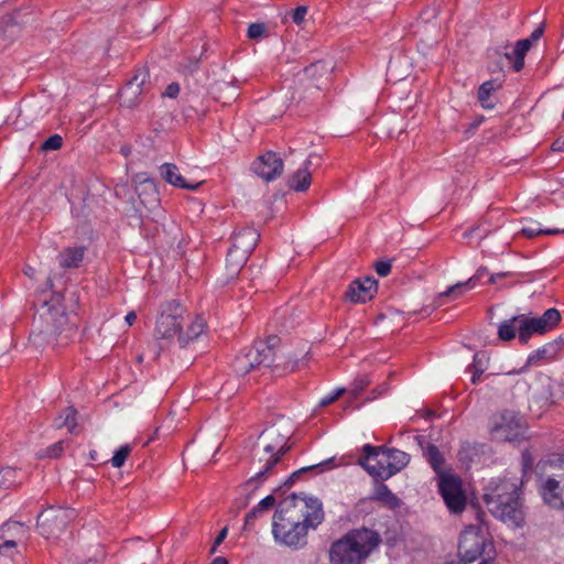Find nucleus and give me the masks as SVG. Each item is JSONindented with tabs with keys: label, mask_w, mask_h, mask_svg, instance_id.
Masks as SVG:
<instances>
[{
	"label": "nucleus",
	"mask_w": 564,
	"mask_h": 564,
	"mask_svg": "<svg viewBox=\"0 0 564 564\" xmlns=\"http://www.w3.org/2000/svg\"><path fill=\"white\" fill-rule=\"evenodd\" d=\"M324 519L322 502L292 494L278 505L272 522V534L276 542L300 547L306 543L307 530L316 528Z\"/></svg>",
	"instance_id": "1"
},
{
	"label": "nucleus",
	"mask_w": 564,
	"mask_h": 564,
	"mask_svg": "<svg viewBox=\"0 0 564 564\" xmlns=\"http://www.w3.org/2000/svg\"><path fill=\"white\" fill-rule=\"evenodd\" d=\"M42 296L39 321L30 339L36 347L45 345L53 348L67 347L79 337L78 316L73 312H66L62 293L51 292L46 294L43 292Z\"/></svg>",
	"instance_id": "2"
},
{
	"label": "nucleus",
	"mask_w": 564,
	"mask_h": 564,
	"mask_svg": "<svg viewBox=\"0 0 564 564\" xmlns=\"http://www.w3.org/2000/svg\"><path fill=\"white\" fill-rule=\"evenodd\" d=\"M289 437V432H282L278 426L265 429L260 434L253 447L251 460L256 475L246 482V486L254 481L262 482L274 473L282 456L291 449L288 445Z\"/></svg>",
	"instance_id": "3"
},
{
	"label": "nucleus",
	"mask_w": 564,
	"mask_h": 564,
	"mask_svg": "<svg viewBox=\"0 0 564 564\" xmlns=\"http://www.w3.org/2000/svg\"><path fill=\"white\" fill-rule=\"evenodd\" d=\"M381 543L377 531L368 528L354 529L334 541L329 547L330 564H364Z\"/></svg>",
	"instance_id": "4"
},
{
	"label": "nucleus",
	"mask_w": 564,
	"mask_h": 564,
	"mask_svg": "<svg viewBox=\"0 0 564 564\" xmlns=\"http://www.w3.org/2000/svg\"><path fill=\"white\" fill-rule=\"evenodd\" d=\"M362 452L365 456L359 458L358 463L371 476L382 480L402 470L410 462V456L405 452L384 446L366 444Z\"/></svg>",
	"instance_id": "5"
},
{
	"label": "nucleus",
	"mask_w": 564,
	"mask_h": 564,
	"mask_svg": "<svg viewBox=\"0 0 564 564\" xmlns=\"http://www.w3.org/2000/svg\"><path fill=\"white\" fill-rule=\"evenodd\" d=\"M186 311L177 302L171 301L163 305L156 319L155 336L158 339H170L180 336Z\"/></svg>",
	"instance_id": "6"
},
{
	"label": "nucleus",
	"mask_w": 564,
	"mask_h": 564,
	"mask_svg": "<svg viewBox=\"0 0 564 564\" xmlns=\"http://www.w3.org/2000/svg\"><path fill=\"white\" fill-rule=\"evenodd\" d=\"M560 322L561 314L556 308L546 310L540 317L519 315V340L527 344L533 334H545Z\"/></svg>",
	"instance_id": "7"
},
{
	"label": "nucleus",
	"mask_w": 564,
	"mask_h": 564,
	"mask_svg": "<svg viewBox=\"0 0 564 564\" xmlns=\"http://www.w3.org/2000/svg\"><path fill=\"white\" fill-rule=\"evenodd\" d=\"M437 484L440 494L448 510L453 513L463 512L467 498L463 490L460 478L452 473L441 474V477L437 478Z\"/></svg>",
	"instance_id": "8"
},
{
	"label": "nucleus",
	"mask_w": 564,
	"mask_h": 564,
	"mask_svg": "<svg viewBox=\"0 0 564 564\" xmlns=\"http://www.w3.org/2000/svg\"><path fill=\"white\" fill-rule=\"evenodd\" d=\"M73 514L72 510L50 507L37 516V529L46 539L57 538L66 529Z\"/></svg>",
	"instance_id": "9"
},
{
	"label": "nucleus",
	"mask_w": 564,
	"mask_h": 564,
	"mask_svg": "<svg viewBox=\"0 0 564 564\" xmlns=\"http://www.w3.org/2000/svg\"><path fill=\"white\" fill-rule=\"evenodd\" d=\"M491 436L499 442H519L524 438L525 426L512 412H503L495 417Z\"/></svg>",
	"instance_id": "10"
},
{
	"label": "nucleus",
	"mask_w": 564,
	"mask_h": 564,
	"mask_svg": "<svg viewBox=\"0 0 564 564\" xmlns=\"http://www.w3.org/2000/svg\"><path fill=\"white\" fill-rule=\"evenodd\" d=\"M333 65L325 61H317L306 66L299 78V90H306L315 88L321 90L329 80L333 73ZM305 97L299 91L297 100H302Z\"/></svg>",
	"instance_id": "11"
},
{
	"label": "nucleus",
	"mask_w": 564,
	"mask_h": 564,
	"mask_svg": "<svg viewBox=\"0 0 564 564\" xmlns=\"http://www.w3.org/2000/svg\"><path fill=\"white\" fill-rule=\"evenodd\" d=\"M517 491H520L517 480L499 479L497 481H491L484 494V501L489 512L494 517L507 516L508 513H505L501 509L500 498L502 496L514 495Z\"/></svg>",
	"instance_id": "12"
},
{
	"label": "nucleus",
	"mask_w": 564,
	"mask_h": 564,
	"mask_svg": "<svg viewBox=\"0 0 564 564\" xmlns=\"http://www.w3.org/2000/svg\"><path fill=\"white\" fill-rule=\"evenodd\" d=\"M486 539L478 529L470 525L460 535L458 543L459 563L467 564L480 557L485 551Z\"/></svg>",
	"instance_id": "13"
},
{
	"label": "nucleus",
	"mask_w": 564,
	"mask_h": 564,
	"mask_svg": "<svg viewBox=\"0 0 564 564\" xmlns=\"http://www.w3.org/2000/svg\"><path fill=\"white\" fill-rule=\"evenodd\" d=\"M150 74L148 69H138L134 76L127 83V85L119 91L120 104L127 108H134L141 101L145 86L149 82Z\"/></svg>",
	"instance_id": "14"
},
{
	"label": "nucleus",
	"mask_w": 564,
	"mask_h": 564,
	"mask_svg": "<svg viewBox=\"0 0 564 564\" xmlns=\"http://www.w3.org/2000/svg\"><path fill=\"white\" fill-rule=\"evenodd\" d=\"M254 173L267 182L280 176L283 172V161L274 152H267L253 163Z\"/></svg>",
	"instance_id": "15"
},
{
	"label": "nucleus",
	"mask_w": 564,
	"mask_h": 564,
	"mask_svg": "<svg viewBox=\"0 0 564 564\" xmlns=\"http://www.w3.org/2000/svg\"><path fill=\"white\" fill-rule=\"evenodd\" d=\"M378 282L373 278L355 280L350 283L345 296L352 303H365L377 293Z\"/></svg>",
	"instance_id": "16"
},
{
	"label": "nucleus",
	"mask_w": 564,
	"mask_h": 564,
	"mask_svg": "<svg viewBox=\"0 0 564 564\" xmlns=\"http://www.w3.org/2000/svg\"><path fill=\"white\" fill-rule=\"evenodd\" d=\"M500 500L502 511L508 514L497 518L511 525L520 527L524 520L522 505L520 501V491H517L514 495L502 496Z\"/></svg>",
	"instance_id": "17"
},
{
	"label": "nucleus",
	"mask_w": 564,
	"mask_h": 564,
	"mask_svg": "<svg viewBox=\"0 0 564 564\" xmlns=\"http://www.w3.org/2000/svg\"><path fill=\"white\" fill-rule=\"evenodd\" d=\"M259 239L260 235L254 228H243L239 232L235 234L230 249H236L249 257L256 248Z\"/></svg>",
	"instance_id": "18"
},
{
	"label": "nucleus",
	"mask_w": 564,
	"mask_h": 564,
	"mask_svg": "<svg viewBox=\"0 0 564 564\" xmlns=\"http://www.w3.org/2000/svg\"><path fill=\"white\" fill-rule=\"evenodd\" d=\"M562 485L563 481L561 478H547L541 487V495L544 502L554 509H561L564 505L561 495Z\"/></svg>",
	"instance_id": "19"
},
{
	"label": "nucleus",
	"mask_w": 564,
	"mask_h": 564,
	"mask_svg": "<svg viewBox=\"0 0 564 564\" xmlns=\"http://www.w3.org/2000/svg\"><path fill=\"white\" fill-rule=\"evenodd\" d=\"M160 175L166 183L184 189L195 191L202 184V182L196 184L187 183L180 174L178 167L173 163L162 164L160 166Z\"/></svg>",
	"instance_id": "20"
},
{
	"label": "nucleus",
	"mask_w": 564,
	"mask_h": 564,
	"mask_svg": "<svg viewBox=\"0 0 564 564\" xmlns=\"http://www.w3.org/2000/svg\"><path fill=\"white\" fill-rule=\"evenodd\" d=\"M419 443L423 449V455L425 459L430 463L431 467L437 474V478L441 477V474H448L449 471H445L442 468L445 463V459L443 454L437 448V446L431 443H427L426 446H424L422 437H419Z\"/></svg>",
	"instance_id": "21"
},
{
	"label": "nucleus",
	"mask_w": 564,
	"mask_h": 564,
	"mask_svg": "<svg viewBox=\"0 0 564 564\" xmlns=\"http://www.w3.org/2000/svg\"><path fill=\"white\" fill-rule=\"evenodd\" d=\"M85 247H67L58 254V262L62 268H78L84 260Z\"/></svg>",
	"instance_id": "22"
},
{
	"label": "nucleus",
	"mask_w": 564,
	"mask_h": 564,
	"mask_svg": "<svg viewBox=\"0 0 564 564\" xmlns=\"http://www.w3.org/2000/svg\"><path fill=\"white\" fill-rule=\"evenodd\" d=\"M531 48V40L523 39L519 40L513 48L512 53H503V56L512 63V67L516 72H520L524 66V57L527 52Z\"/></svg>",
	"instance_id": "23"
},
{
	"label": "nucleus",
	"mask_w": 564,
	"mask_h": 564,
	"mask_svg": "<svg viewBox=\"0 0 564 564\" xmlns=\"http://www.w3.org/2000/svg\"><path fill=\"white\" fill-rule=\"evenodd\" d=\"M531 48V40L523 39L519 40L513 48L512 53H503V56L512 63V67L516 72H520L524 66V57L527 52Z\"/></svg>",
	"instance_id": "24"
},
{
	"label": "nucleus",
	"mask_w": 564,
	"mask_h": 564,
	"mask_svg": "<svg viewBox=\"0 0 564 564\" xmlns=\"http://www.w3.org/2000/svg\"><path fill=\"white\" fill-rule=\"evenodd\" d=\"M249 257L245 253L239 252L236 249H229L226 257V271L227 279L231 280L238 275L239 271L243 268Z\"/></svg>",
	"instance_id": "25"
},
{
	"label": "nucleus",
	"mask_w": 564,
	"mask_h": 564,
	"mask_svg": "<svg viewBox=\"0 0 564 564\" xmlns=\"http://www.w3.org/2000/svg\"><path fill=\"white\" fill-rule=\"evenodd\" d=\"M555 355H556L555 345L552 343L546 344L543 347H541V348L534 350L532 354H530L528 356L524 367L520 371H516V372L520 373L522 371H525L531 366L538 365L544 360H553L555 358Z\"/></svg>",
	"instance_id": "26"
},
{
	"label": "nucleus",
	"mask_w": 564,
	"mask_h": 564,
	"mask_svg": "<svg viewBox=\"0 0 564 564\" xmlns=\"http://www.w3.org/2000/svg\"><path fill=\"white\" fill-rule=\"evenodd\" d=\"M206 322L203 317L196 316L194 321L187 326L185 333L180 334L178 343L182 347L186 346L191 340L197 338L205 330Z\"/></svg>",
	"instance_id": "27"
},
{
	"label": "nucleus",
	"mask_w": 564,
	"mask_h": 564,
	"mask_svg": "<svg viewBox=\"0 0 564 564\" xmlns=\"http://www.w3.org/2000/svg\"><path fill=\"white\" fill-rule=\"evenodd\" d=\"M312 175L307 167L300 169L290 176L289 187L296 192H305L310 187Z\"/></svg>",
	"instance_id": "28"
},
{
	"label": "nucleus",
	"mask_w": 564,
	"mask_h": 564,
	"mask_svg": "<svg viewBox=\"0 0 564 564\" xmlns=\"http://www.w3.org/2000/svg\"><path fill=\"white\" fill-rule=\"evenodd\" d=\"M487 273H488L487 268L480 267L477 270V272L475 273V275L469 278L466 282H459V283H457L455 285L449 286L445 292L440 294V297L451 296V295H453L454 297H458L462 294L460 290L463 288H466V286L474 288L475 281L481 279Z\"/></svg>",
	"instance_id": "29"
},
{
	"label": "nucleus",
	"mask_w": 564,
	"mask_h": 564,
	"mask_svg": "<svg viewBox=\"0 0 564 564\" xmlns=\"http://www.w3.org/2000/svg\"><path fill=\"white\" fill-rule=\"evenodd\" d=\"M20 484V473L17 468L11 466L0 468V489L9 490Z\"/></svg>",
	"instance_id": "30"
},
{
	"label": "nucleus",
	"mask_w": 564,
	"mask_h": 564,
	"mask_svg": "<svg viewBox=\"0 0 564 564\" xmlns=\"http://www.w3.org/2000/svg\"><path fill=\"white\" fill-rule=\"evenodd\" d=\"M373 499L391 509H395L400 506L399 498L383 484H380L376 488Z\"/></svg>",
	"instance_id": "31"
},
{
	"label": "nucleus",
	"mask_w": 564,
	"mask_h": 564,
	"mask_svg": "<svg viewBox=\"0 0 564 564\" xmlns=\"http://www.w3.org/2000/svg\"><path fill=\"white\" fill-rule=\"evenodd\" d=\"M519 333V315L503 321L498 329V336L501 340H511Z\"/></svg>",
	"instance_id": "32"
},
{
	"label": "nucleus",
	"mask_w": 564,
	"mask_h": 564,
	"mask_svg": "<svg viewBox=\"0 0 564 564\" xmlns=\"http://www.w3.org/2000/svg\"><path fill=\"white\" fill-rule=\"evenodd\" d=\"M252 350L260 358L262 366L269 367L274 361L275 352L273 347L268 343H258Z\"/></svg>",
	"instance_id": "33"
},
{
	"label": "nucleus",
	"mask_w": 564,
	"mask_h": 564,
	"mask_svg": "<svg viewBox=\"0 0 564 564\" xmlns=\"http://www.w3.org/2000/svg\"><path fill=\"white\" fill-rule=\"evenodd\" d=\"M77 411L73 406L66 408L59 415V419H63V422L58 424V427H66L69 433H74L77 426Z\"/></svg>",
	"instance_id": "34"
},
{
	"label": "nucleus",
	"mask_w": 564,
	"mask_h": 564,
	"mask_svg": "<svg viewBox=\"0 0 564 564\" xmlns=\"http://www.w3.org/2000/svg\"><path fill=\"white\" fill-rule=\"evenodd\" d=\"M498 85L494 80L485 82L478 89V100L480 101L484 108H491L492 104H490L489 96L490 93L496 90Z\"/></svg>",
	"instance_id": "35"
},
{
	"label": "nucleus",
	"mask_w": 564,
	"mask_h": 564,
	"mask_svg": "<svg viewBox=\"0 0 564 564\" xmlns=\"http://www.w3.org/2000/svg\"><path fill=\"white\" fill-rule=\"evenodd\" d=\"M370 384V380L368 377L362 376L356 378L349 389H346V392L349 394V400L356 399L360 395V393Z\"/></svg>",
	"instance_id": "36"
},
{
	"label": "nucleus",
	"mask_w": 564,
	"mask_h": 564,
	"mask_svg": "<svg viewBox=\"0 0 564 564\" xmlns=\"http://www.w3.org/2000/svg\"><path fill=\"white\" fill-rule=\"evenodd\" d=\"M484 358H485V354H482V352H477L474 356L473 364L469 367V370L473 372V377H471L473 383H476L477 380L480 378V376L485 371V367H484V362H482Z\"/></svg>",
	"instance_id": "37"
},
{
	"label": "nucleus",
	"mask_w": 564,
	"mask_h": 564,
	"mask_svg": "<svg viewBox=\"0 0 564 564\" xmlns=\"http://www.w3.org/2000/svg\"><path fill=\"white\" fill-rule=\"evenodd\" d=\"M268 35H269V32H268V28H267L265 23L257 22V23H251L248 26L247 36L250 40H260V39L267 37Z\"/></svg>",
	"instance_id": "38"
},
{
	"label": "nucleus",
	"mask_w": 564,
	"mask_h": 564,
	"mask_svg": "<svg viewBox=\"0 0 564 564\" xmlns=\"http://www.w3.org/2000/svg\"><path fill=\"white\" fill-rule=\"evenodd\" d=\"M334 462V458H329V459H326L322 463H318V464H314V465H311V466H306V467H302L300 468L299 470L294 471L290 477L289 479L285 481V485H289L291 486L295 479H297V477L303 474V473H306L308 470H313L315 468H319V467H326V468H332L333 466L332 463Z\"/></svg>",
	"instance_id": "39"
},
{
	"label": "nucleus",
	"mask_w": 564,
	"mask_h": 564,
	"mask_svg": "<svg viewBox=\"0 0 564 564\" xmlns=\"http://www.w3.org/2000/svg\"><path fill=\"white\" fill-rule=\"evenodd\" d=\"M560 232H564V228L563 229H542V228H536V227H523L521 229V234L529 239L534 238L539 235H557Z\"/></svg>",
	"instance_id": "40"
},
{
	"label": "nucleus",
	"mask_w": 564,
	"mask_h": 564,
	"mask_svg": "<svg viewBox=\"0 0 564 564\" xmlns=\"http://www.w3.org/2000/svg\"><path fill=\"white\" fill-rule=\"evenodd\" d=\"M225 90H229V98H232L236 94L235 87L227 82H217L213 85L212 93L215 97V99L220 100L223 98V93Z\"/></svg>",
	"instance_id": "41"
},
{
	"label": "nucleus",
	"mask_w": 564,
	"mask_h": 564,
	"mask_svg": "<svg viewBox=\"0 0 564 564\" xmlns=\"http://www.w3.org/2000/svg\"><path fill=\"white\" fill-rule=\"evenodd\" d=\"M232 367L235 372L239 376H245L248 372H250V370H252L251 364H249L245 354L239 355L235 358Z\"/></svg>",
	"instance_id": "42"
},
{
	"label": "nucleus",
	"mask_w": 564,
	"mask_h": 564,
	"mask_svg": "<svg viewBox=\"0 0 564 564\" xmlns=\"http://www.w3.org/2000/svg\"><path fill=\"white\" fill-rule=\"evenodd\" d=\"M131 453V446L130 445H123L118 451H116L115 455L111 458V464L116 468H120L123 466L126 459Z\"/></svg>",
	"instance_id": "43"
},
{
	"label": "nucleus",
	"mask_w": 564,
	"mask_h": 564,
	"mask_svg": "<svg viewBox=\"0 0 564 564\" xmlns=\"http://www.w3.org/2000/svg\"><path fill=\"white\" fill-rule=\"evenodd\" d=\"M63 145V138L59 134H53L41 145L42 151L58 150Z\"/></svg>",
	"instance_id": "44"
},
{
	"label": "nucleus",
	"mask_w": 564,
	"mask_h": 564,
	"mask_svg": "<svg viewBox=\"0 0 564 564\" xmlns=\"http://www.w3.org/2000/svg\"><path fill=\"white\" fill-rule=\"evenodd\" d=\"M135 191H137V193H138V195H139V197H140L141 202H142V204H144V205L147 204V202H145L144 199H142V194H143L144 192H151V194H152L153 196H155V195H156V193H155V186H154V183H153L152 181H150V180H145L144 182H141V183L135 187Z\"/></svg>",
	"instance_id": "45"
},
{
	"label": "nucleus",
	"mask_w": 564,
	"mask_h": 564,
	"mask_svg": "<svg viewBox=\"0 0 564 564\" xmlns=\"http://www.w3.org/2000/svg\"><path fill=\"white\" fill-rule=\"evenodd\" d=\"M263 512L256 506L252 510H250L245 518L243 529H250L253 524V520L261 517Z\"/></svg>",
	"instance_id": "46"
},
{
	"label": "nucleus",
	"mask_w": 564,
	"mask_h": 564,
	"mask_svg": "<svg viewBox=\"0 0 564 564\" xmlns=\"http://www.w3.org/2000/svg\"><path fill=\"white\" fill-rule=\"evenodd\" d=\"M346 392V389L345 388H338L334 391L333 394L328 395V397H325L321 400L319 402V405L321 406H326V405H329L332 403H334L339 397H341L344 393Z\"/></svg>",
	"instance_id": "47"
},
{
	"label": "nucleus",
	"mask_w": 564,
	"mask_h": 564,
	"mask_svg": "<svg viewBox=\"0 0 564 564\" xmlns=\"http://www.w3.org/2000/svg\"><path fill=\"white\" fill-rule=\"evenodd\" d=\"M307 13V7L300 6L292 12V20L295 24H301Z\"/></svg>",
	"instance_id": "48"
},
{
	"label": "nucleus",
	"mask_w": 564,
	"mask_h": 564,
	"mask_svg": "<svg viewBox=\"0 0 564 564\" xmlns=\"http://www.w3.org/2000/svg\"><path fill=\"white\" fill-rule=\"evenodd\" d=\"M375 269L378 275L387 276L391 272L390 261H379L375 264Z\"/></svg>",
	"instance_id": "49"
},
{
	"label": "nucleus",
	"mask_w": 564,
	"mask_h": 564,
	"mask_svg": "<svg viewBox=\"0 0 564 564\" xmlns=\"http://www.w3.org/2000/svg\"><path fill=\"white\" fill-rule=\"evenodd\" d=\"M521 463H522V468L524 471L527 470H530L533 466V463H534V458L532 456V454L528 451V449H524L521 454Z\"/></svg>",
	"instance_id": "50"
},
{
	"label": "nucleus",
	"mask_w": 564,
	"mask_h": 564,
	"mask_svg": "<svg viewBox=\"0 0 564 564\" xmlns=\"http://www.w3.org/2000/svg\"><path fill=\"white\" fill-rule=\"evenodd\" d=\"M275 505V498L272 496V495H269L267 496L265 498H263L258 505L257 507L262 511V512H265L268 511L269 509L273 508Z\"/></svg>",
	"instance_id": "51"
},
{
	"label": "nucleus",
	"mask_w": 564,
	"mask_h": 564,
	"mask_svg": "<svg viewBox=\"0 0 564 564\" xmlns=\"http://www.w3.org/2000/svg\"><path fill=\"white\" fill-rule=\"evenodd\" d=\"M63 444L64 443L61 441V442H57V443L53 444L52 446H50L47 448V456L53 457V458L58 457L64 449Z\"/></svg>",
	"instance_id": "52"
},
{
	"label": "nucleus",
	"mask_w": 564,
	"mask_h": 564,
	"mask_svg": "<svg viewBox=\"0 0 564 564\" xmlns=\"http://www.w3.org/2000/svg\"><path fill=\"white\" fill-rule=\"evenodd\" d=\"M180 93V86L177 83H172L170 84L164 93L162 94L163 97H169V98H175Z\"/></svg>",
	"instance_id": "53"
},
{
	"label": "nucleus",
	"mask_w": 564,
	"mask_h": 564,
	"mask_svg": "<svg viewBox=\"0 0 564 564\" xmlns=\"http://www.w3.org/2000/svg\"><path fill=\"white\" fill-rule=\"evenodd\" d=\"M249 364H251V368L254 369L256 367L262 366L260 358L256 355V352L252 350V348L245 354Z\"/></svg>",
	"instance_id": "54"
},
{
	"label": "nucleus",
	"mask_w": 564,
	"mask_h": 564,
	"mask_svg": "<svg viewBox=\"0 0 564 564\" xmlns=\"http://www.w3.org/2000/svg\"><path fill=\"white\" fill-rule=\"evenodd\" d=\"M227 532H228V529L227 528H224L217 535V538L215 539L214 541V544L210 549V554H214L217 550V546L223 543V541L226 539L227 536Z\"/></svg>",
	"instance_id": "55"
},
{
	"label": "nucleus",
	"mask_w": 564,
	"mask_h": 564,
	"mask_svg": "<svg viewBox=\"0 0 564 564\" xmlns=\"http://www.w3.org/2000/svg\"><path fill=\"white\" fill-rule=\"evenodd\" d=\"M553 152H564V135L557 138L551 147Z\"/></svg>",
	"instance_id": "56"
},
{
	"label": "nucleus",
	"mask_w": 564,
	"mask_h": 564,
	"mask_svg": "<svg viewBox=\"0 0 564 564\" xmlns=\"http://www.w3.org/2000/svg\"><path fill=\"white\" fill-rule=\"evenodd\" d=\"M544 29L543 26L536 28L529 37L531 40V44L535 41H538L543 35Z\"/></svg>",
	"instance_id": "57"
},
{
	"label": "nucleus",
	"mask_w": 564,
	"mask_h": 564,
	"mask_svg": "<svg viewBox=\"0 0 564 564\" xmlns=\"http://www.w3.org/2000/svg\"><path fill=\"white\" fill-rule=\"evenodd\" d=\"M15 542L13 540H7L2 544H0V553H2L7 549L15 547Z\"/></svg>",
	"instance_id": "58"
},
{
	"label": "nucleus",
	"mask_w": 564,
	"mask_h": 564,
	"mask_svg": "<svg viewBox=\"0 0 564 564\" xmlns=\"http://www.w3.org/2000/svg\"><path fill=\"white\" fill-rule=\"evenodd\" d=\"M137 319V314L135 312L131 311L127 314L126 316V322L129 326H131Z\"/></svg>",
	"instance_id": "59"
},
{
	"label": "nucleus",
	"mask_w": 564,
	"mask_h": 564,
	"mask_svg": "<svg viewBox=\"0 0 564 564\" xmlns=\"http://www.w3.org/2000/svg\"><path fill=\"white\" fill-rule=\"evenodd\" d=\"M210 564H229V563L226 557L218 556V557L214 558Z\"/></svg>",
	"instance_id": "60"
},
{
	"label": "nucleus",
	"mask_w": 564,
	"mask_h": 564,
	"mask_svg": "<svg viewBox=\"0 0 564 564\" xmlns=\"http://www.w3.org/2000/svg\"><path fill=\"white\" fill-rule=\"evenodd\" d=\"M24 273L30 276V278H34V274H35V269L32 268L31 265H26L24 268Z\"/></svg>",
	"instance_id": "61"
},
{
	"label": "nucleus",
	"mask_w": 564,
	"mask_h": 564,
	"mask_svg": "<svg viewBox=\"0 0 564 564\" xmlns=\"http://www.w3.org/2000/svg\"><path fill=\"white\" fill-rule=\"evenodd\" d=\"M498 280H499V275L491 274L489 278V283L495 284V283H497Z\"/></svg>",
	"instance_id": "62"
},
{
	"label": "nucleus",
	"mask_w": 564,
	"mask_h": 564,
	"mask_svg": "<svg viewBox=\"0 0 564 564\" xmlns=\"http://www.w3.org/2000/svg\"><path fill=\"white\" fill-rule=\"evenodd\" d=\"M496 275H499V279L501 278H508L510 275H512L511 272L507 271V272H499V273H495Z\"/></svg>",
	"instance_id": "63"
},
{
	"label": "nucleus",
	"mask_w": 564,
	"mask_h": 564,
	"mask_svg": "<svg viewBox=\"0 0 564 564\" xmlns=\"http://www.w3.org/2000/svg\"><path fill=\"white\" fill-rule=\"evenodd\" d=\"M492 563H494V558L488 557V558L482 560L479 564H492Z\"/></svg>",
	"instance_id": "64"
}]
</instances>
